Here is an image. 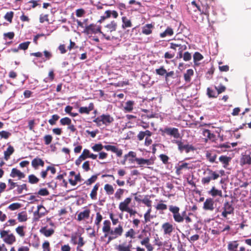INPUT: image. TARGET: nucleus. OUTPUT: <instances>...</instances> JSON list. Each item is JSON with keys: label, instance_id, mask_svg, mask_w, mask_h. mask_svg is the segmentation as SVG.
Here are the masks:
<instances>
[{"label": "nucleus", "instance_id": "obj_1", "mask_svg": "<svg viewBox=\"0 0 251 251\" xmlns=\"http://www.w3.org/2000/svg\"><path fill=\"white\" fill-rule=\"evenodd\" d=\"M135 162L140 166V167H145L150 165L153 163V158L145 159L142 158H124L121 163L124 165H127L128 168L136 167Z\"/></svg>", "mask_w": 251, "mask_h": 251}, {"label": "nucleus", "instance_id": "obj_2", "mask_svg": "<svg viewBox=\"0 0 251 251\" xmlns=\"http://www.w3.org/2000/svg\"><path fill=\"white\" fill-rule=\"evenodd\" d=\"M83 33L87 35L95 34L98 33H101L102 36L107 41H110L115 38L114 36L107 35L106 34L103 33L101 31V26L97 25L94 24H91L90 25L86 26L83 31Z\"/></svg>", "mask_w": 251, "mask_h": 251}, {"label": "nucleus", "instance_id": "obj_3", "mask_svg": "<svg viewBox=\"0 0 251 251\" xmlns=\"http://www.w3.org/2000/svg\"><path fill=\"white\" fill-rule=\"evenodd\" d=\"M114 118L109 114H102L95 118L93 122L96 123L98 126H100L102 125L108 126L114 121Z\"/></svg>", "mask_w": 251, "mask_h": 251}, {"label": "nucleus", "instance_id": "obj_4", "mask_svg": "<svg viewBox=\"0 0 251 251\" xmlns=\"http://www.w3.org/2000/svg\"><path fill=\"white\" fill-rule=\"evenodd\" d=\"M187 42L182 39H174V41L170 43V48L176 50V48L178 50H186L187 49Z\"/></svg>", "mask_w": 251, "mask_h": 251}, {"label": "nucleus", "instance_id": "obj_5", "mask_svg": "<svg viewBox=\"0 0 251 251\" xmlns=\"http://www.w3.org/2000/svg\"><path fill=\"white\" fill-rule=\"evenodd\" d=\"M174 143H176L178 147V149L180 152H185L186 153H189L190 152H193L196 150L193 145L189 144H184L182 142L179 140H174L173 141Z\"/></svg>", "mask_w": 251, "mask_h": 251}, {"label": "nucleus", "instance_id": "obj_6", "mask_svg": "<svg viewBox=\"0 0 251 251\" xmlns=\"http://www.w3.org/2000/svg\"><path fill=\"white\" fill-rule=\"evenodd\" d=\"M204 174L206 175L201 179L202 184H208L211 180H215L219 177V174L211 170L208 169L204 172Z\"/></svg>", "mask_w": 251, "mask_h": 251}, {"label": "nucleus", "instance_id": "obj_7", "mask_svg": "<svg viewBox=\"0 0 251 251\" xmlns=\"http://www.w3.org/2000/svg\"><path fill=\"white\" fill-rule=\"evenodd\" d=\"M160 131L162 133V135L166 134L173 137L174 138L177 139L180 137L178 129L176 127H166L163 129H160Z\"/></svg>", "mask_w": 251, "mask_h": 251}, {"label": "nucleus", "instance_id": "obj_8", "mask_svg": "<svg viewBox=\"0 0 251 251\" xmlns=\"http://www.w3.org/2000/svg\"><path fill=\"white\" fill-rule=\"evenodd\" d=\"M170 211L173 214V218L175 222L177 223H181L184 220V215H181L179 213V208L176 206L170 205L169 208ZM185 212H184L183 214Z\"/></svg>", "mask_w": 251, "mask_h": 251}, {"label": "nucleus", "instance_id": "obj_9", "mask_svg": "<svg viewBox=\"0 0 251 251\" xmlns=\"http://www.w3.org/2000/svg\"><path fill=\"white\" fill-rule=\"evenodd\" d=\"M9 231L2 230L0 232V238L3 239V241L9 245H12L15 242L16 239L13 234H8Z\"/></svg>", "mask_w": 251, "mask_h": 251}, {"label": "nucleus", "instance_id": "obj_10", "mask_svg": "<svg viewBox=\"0 0 251 251\" xmlns=\"http://www.w3.org/2000/svg\"><path fill=\"white\" fill-rule=\"evenodd\" d=\"M224 211L222 213V216L224 218H226L227 214H231L233 213L234 207L229 201H226L224 204Z\"/></svg>", "mask_w": 251, "mask_h": 251}, {"label": "nucleus", "instance_id": "obj_11", "mask_svg": "<svg viewBox=\"0 0 251 251\" xmlns=\"http://www.w3.org/2000/svg\"><path fill=\"white\" fill-rule=\"evenodd\" d=\"M164 234L170 235L174 229L173 226L168 222L164 223L162 225Z\"/></svg>", "mask_w": 251, "mask_h": 251}, {"label": "nucleus", "instance_id": "obj_12", "mask_svg": "<svg viewBox=\"0 0 251 251\" xmlns=\"http://www.w3.org/2000/svg\"><path fill=\"white\" fill-rule=\"evenodd\" d=\"M94 104L93 102H91L89 103V106L88 107L83 106L79 107L78 109V112L80 114H85L88 115L90 114V112L94 110Z\"/></svg>", "mask_w": 251, "mask_h": 251}, {"label": "nucleus", "instance_id": "obj_13", "mask_svg": "<svg viewBox=\"0 0 251 251\" xmlns=\"http://www.w3.org/2000/svg\"><path fill=\"white\" fill-rule=\"evenodd\" d=\"M104 148L108 151H111L112 152L115 153L118 156H120L122 154V150L119 149L116 146L112 145H106L104 146Z\"/></svg>", "mask_w": 251, "mask_h": 251}, {"label": "nucleus", "instance_id": "obj_14", "mask_svg": "<svg viewBox=\"0 0 251 251\" xmlns=\"http://www.w3.org/2000/svg\"><path fill=\"white\" fill-rule=\"evenodd\" d=\"M214 201L212 199H207L203 203V209L212 211L214 209Z\"/></svg>", "mask_w": 251, "mask_h": 251}, {"label": "nucleus", "instance_id": "obj_15", "mask_svg": "<svg viewBox=\"0 0 251 251\" xmlns=\"http://www.w3.org/2000/svg\"><path fill=\"white\" fill-rule=\"evenodd\" d=\"M131 199L127 198L123 202H121L119 204V209L122 211H126L128 207V204L130 203Z\"/></svg>", "mask_w": 251, "mask_h": 251}, {"label": "nucleus", "instance_id": "obj_16", "mask_svg": "<svg viewBox=\"0 0 251 251\" xmlns=\"http://www.w3.org/2000/svg\"><path fill=\"white\" fill-rule=\"evenodd\" d=\"M42 209L45 210V207L42 205H39L37 207V210L34 212V220L35 221L38 220L39 218L45 215L44 211L40 212Z\"/></svg>", "mask_w": 251, "mask_h": 251}, {"label": "nucleus", "instance_id": "obj_17", "mask_svg": "<svg viewBox=\"0 0 251 251\" xmlns=\"http://www.w3.org/2000/svg\"><path fill=\"white\" fill-rule=\"evenodd\" d=\"M111 223L109 220H105L103 222V226L102 227V231L105 233L104 237H107L108 233H110Z\"/></svg>", "mask_w": 251, "mask_h": 251}, {"label": "nucleus", "instance_id": "obj_18", "mask_svg": "<svg viewBox=\"0 0 251 251\" xmlns=\"http://www.w3.org/2000/svg\"><path fill=\"white\" fill-rule=\"evenodd\" d=\"M174 34L173 29L170 27L168 26L164 31L160 33V37L163 38L167 36H171Z\"/></svg>", "mask_w": 251, "mask_h": 251}, {"label": "nucleus", "instance_id": "obj_19", "mask_svg": "<svg viewBox=\"0 0 251 251\" xmlns=\"http://www.w3.org/2000/svg\"><path fill=\"white\" fill-rule=\"evenodd\" d=\"M31 165L35 169H37L39 166H44V162L39 158H35L32 161Z\"/></svg>", "mask_w": 251, "mask_h": 251}, {"label": "nucleus", "instance_id": "obj_20", "mask_svg": "<svg viewBox=\"0 0 251 251\" xmlns=\"http://www.w3.org/2000/svg\"><path fill=\"white\" fill-rule=\"evenodd\" d=\"M10 176L12 177L18 176L20 179L25 177V175L23 173L16 168L12 169Z\"/></svg>", "mask_w": 251, "mask_h": 251}, {"label": "nucleus", "instance_id": "obj_21", "mask_svg": "<svg viewBox=\"0 0 251 251\" xmlns=\"http://www.w3.org/2000/svg\"><path fill=\"white\" fill-rule=\"evenodd\" d=\"M117 26V23L114 21L111 22L110 23L107 24L105 26L106 31L107 32H111L116 30Z\"/></svg>", "mask_w": 251, "mask_h": 251}, {"label": "nucleus", "instance_id": "obj_22", "mask_svg": "<svg viewBox=\"0 0 251 251\" xmlns=\"http://www.w3.org/2000/svg\"><path fill=\"white\" fill-rule=\"evenodd\" d=\"M90 211L89 209H86L82 212H80L77 216V220L80 221L84 219H87L89 217Z\"/></svg>", "mask_w": 251, "mask_h": 251}, {"label": "nucleus", "instance_id": "obj_23", "mask_svg": "<svg viewBox=\"0 0 251 251\" xmlns=\"http://www.w3.org/2000/svg\"><path fill=\"white\" fill-rule=\"evenodd\" d=\"M123 232V227L121 225H119V226L116 227L114 230H111L110 231V235L117 236V237L122 235Z\"/></svg>", "mask_w": 251, "mask_h": 251}, {"label": "nucleus", "instance_id": "obj_24", "mask_svg": "<svg viewBox=\"0 0 251 251\" xmlns=\"http://www.w3.org/2000/svg\"><path fill=\"white\" fill-rule=\"evenodd\" d=\"M153 25L150 24H147L142 28V33L145 35H149L152 33V29L153 28Z\"/></svg>", "mask_w": 251, "mask_h": 251}, {"label": "nucleus", "instance_id": "obj_25", "mask_svg": "<svg viewBox=\"0 0 251 251\" xmlns=\"http://www.w3.org/2000/svg\"><path fill=\"white\" fill-rule=\"evenodd\" d=\"M209 6L207 4H202L200 7H199V11L201 12V14H203L207 16H209Z\"/></svg>", "mask_w": 251, "mask_h": 251}, {"label": "nucleus", "instance_id": "obj_26", "mask_svg": "<svg viewBox=\"0 0 251 251\" xmlns=\"http://www.w3.org/2000/svg\"><path fill=\"white\" fill-rule=\"evenodd\" d=\"M202 134L204 137L210 140L214 141L215 139V135L211 133L210 130L208 129H203L202 130Z\"/></svg>", "mask_w": 251, "mask_h": 251}, {"label": "nucleus", "instance_id": "obj_27", "mask_svg": "<svg viewBox=\"0 0 251 251\" xmlns=\"http://www.w3.org/2000/svg\"><path fill=\"white\" fill-rule=\"evenodd\" d=\"M134 102L132 100H128L126 101L125 103V106H124V110L126 112H130L132 111L133 109V105Z\"/></svg>", "mask_w": 251, "mask_h": 251}, {"label": "nucleus", "instance_id": "obj_28", "mask_svg": "<svg viewBox=\"0 0 251 251\" xmlns=\"http://www.w3.org/2000/svg\"><path fill=\"white\" fill-rule=\"evenodd\" d=\"M194 75V71L192 69H190L186 71L184 74V80L186 82H190L191 80V76Z\"/></svg>", "mask_w": 251, "mask_h": 251}, {"label": "nucleus", "instance_id": "obj_29", "mask_svg": "<svg viewBox=\"0 0 251 251\" xmlns=\"http://www.w3.org/2000/svg\"><path fill=\"white\" fill-rule=\"evenodd\" d=\"M131 245L130 244L127 246H126L125 244H123L117 246L115 249L119 251H131Z\"/></svg>", "mask_w": 251, "mask_h": 251}, {"label": "nucleus", "instance_id": "obj_30", "mask_svg": "<svg viewBox=\"0 0 251 251\" xmlns=\"http://www.w3.org/2000/svg\"><path fill=\"white\" fill-rule=\"evenodd\" d=\"M122 27L126 28L127 27H130L132 26V23L130 20L128 19L126 17H123L122 18Z\"/></svg>", "mask_w": 251, "mask_h": 251}, {"label": "nucleus", "instance_id": "obj_31", "mask_svg": "<svg viewBox=\"0 0 251 251\" xmlns=\"http://www.w3.org/2000/svg\"><path fill=\"white\" fill-rule=\"evenodd\" d=\"M40 232L45 236L49 237L54 233V230L53 229H48L46 227H43L40 229Z\"/></svg>", "mask_w": 251, "mask_h": 251}, {"label": "nucleus", "instance_id": "obj_32", "mask_svg": "<svg viewBox=\"0 0 251 251\" xmlns=\"http://www.w3.org/2000/svg\"><path fill=\"white\" fill-rule=\"evenodd\" d=\"M99 187V184H96L93 187L91 193L90 197L93 200H96L97 199V191Z\"/></svg>", "mask_w": 251, "mask_h": 251}, {"label": "nucleus", "instance_id": "obj_33", "mask_svg": "<svg viewBox=\"0 0 251 251\" xmlns=\"http://www.w3.org/2000/svg\"><path fill=\"white\" fill-rule=\"evenodd\" d=\"M209 194L213 197L219 196L220 197L222 196V192L221 190L216 189L214 187H213L211 190L209 192Z\"/></svg>", "mask_w": 251, "mask_h": 251}, {"label": "nucleus", "instance_id": "obj_34", "mask_svg": "<svg viewBox=\"0 0 251 251\" xmlns=\"http://www.w3.org/2000/svg\"><path fill=\"white\" fill-rule=\"evenodd\" d=\"M215 89L217 90L218 95H219L226 90V87L220 83L218 86H215Z\"/></svg>", "mask_w": 251, "mask_h": 251}, {"label": "nucleus", "instance_id": "obj_35", "mask_svg": "<svg viewBox=\"0 0 251 251\" xmlns=\"http://www.w3.org/2000/svg\"><path fill=\"white\" fill-rule=\"evenodd\" d=\"M60 125L62 126H68L72 123V120L69 117H64L60 119Z\"/></svg>", "mask_w": 251, "mask_h": 251}, {"label": "nucleus", "instance_id": "obj_36", "mask_svg": "<svg viewBox=\"0 0 251 251\" xmlns=\"http://www.w3.org/2000/svg\"><path fill=\"white\" fill-rule=\"evenodd\" d=\"M27 215L25 211L20 212L18 215V220L19 222H25L27 220Z\"/></svg>", "mask_w": 251, "mask_h": 251}, {"label": "nucleus", "instance_id": "obj_37", "mask_svg": "<svg viewBox=\"0 0 251 251\" xmlns=\"http://www.w3.org/2000/svg\"><path fill=\"white\" fill-rule=\"evenodd\" d=\"M207 95L210 98H216L218 97V94H216L215 92L210 87L207 88Z\"/></svg>", "mask_w": 251, "mask_h": 251}, {"label": "nucleus", "instance_id": "obj_38", "mask_svg": "<svg viewBox=\"0 0 251 251\" xmlns=\"http://www.w3.org/2000/svg\"><path fill=\"white\" fill-rule=\"evenodd\" d=\"M102 219V217L101 215L99 212H97L96 214V218L95 221V224L97 226V230H98L100 228V223L101 222Z\"/></svg>", "mask_w": 251, "mask_h": 251}, {"label": "nucleus", "instance_id": "obj_39", "mask_svg": "<svg viewBox=\"0 0 251 251\" xmlns=\"http://www.w3.org/2000/svg\"><path fill=\"white\" fill-rule=\"evenodd\" d=\"M104 189L108 195H112L114 193V188L111 185L108 184H105Z\"/></svg>", "mask_w": 251, "mask_h": 251}, {"label": "nucleus", "instance_id": "obj_40", "mask_svg": "<svg viewBox=\"0 0 251 251\" xmlns=\"http://www.w3.org/2000/svg\"><path fill=\"white\" fill-rule=\"evenodd\" d=\"M14 151V148L9 145L6 150L4 152V157H9Z\"/></svg>", "mask_w": 251, "mask_h": 251}, {"label": "nucleus", "instance_id": "obj_41", "mask_svg": "<svg viewBox=\"0 0 251 251\" xmlns=\"http://www.w3.org/2000/svg\"><path fill=\"white\" fill-rule=\"evenodd\" d=\"M203 58V56L199 52H196L193 55V59L194 62L196 63V62L201 61Z\"/></svg>", "mask_w": 251, "mask_h": 251}, {"label": "nucleus", "instance_id": "obj_42", "mask_svg": "<svg viewBox=\"0 0 251 251\" xmlns=\"http://www.w3.org/2000/svg\"><path fill=\"white\" fill-rule=\"evenodd\" d=\"M60 117L57 114H54L52 115L51 119L49 120V123L50 125H54L56 124V122L59 119Z\"/></svg>", "mask_w": 251, "mask_h": 251}, {"label": "nucleus", "instance_id": "obj_43", "mask_svg": "<svg viewBox=\"0 0 251 251\" xmlns=\"http://www.w3.org/2000/svg\"><path fill=\"white\" fill-rule=\"evenodd\" d=\"M39 178H38L34 175H30L28 176V182L31 184L37 183L39 182Z\"/></svg>", "mask_w": 251, "mask_h": 251}, {"label": "nucleus", "instance_id": "obj_44", "mask_svg": "<svg viewBox=\"0 0 251 251\" xmlns=\"http://www.w3.org/2000/svg\"><path fill=\"white\" fill-rule=\"evenodd\" d=\"M155 72L157 75L161 76L165 75L166 74V70L164 68V66H161L158 69L155 70Z\"/></svg>", "mask_w": 251, "mask_h": 251}, {"label": "nucleus", "instance_id": "obj_45", "mask_svg": "<svg viewBox=\"0 0 251 251\" xmlns=\"http://www.w3.org/2000/svg\"><path fill=\"white\" fill-rule=\"evenodd\" d=\"M11 135V133L8 131L5 130H2L0 131V137L1 139L3 138L7 139Z\"/></svg>", "mask_w": 251, "mask_h": 251}, {"label": "nucleus", "instance_id": "obj_46", "mask_svg": "<svg viewBox=\"0 0 251 251\" xmlns=\"http://www.w3.org/2000/svg\"><path fill=\"white\" fill-rule=\"evenodd\" d=\"M238 244L236 241L230 242L228 244V250L229 251H232L238 247Z\"/></svg>", "mask_w": 251, "mask_h": 251}, {"label": "nucleus", "instance_id": "obj_47", "mask_svg": "<svg viewBox=\"0 0 251 251\" xmlns=\"http://www.w3.org/2000/svg\"><path fill=\"white\" fill-rule=\"evenodd\" d=\"M14 16V12L13 11L8 12L4 16V18L9 23H11Z\"/></svg>", "mask_w": 251, "mask_h": 251}, {"label": "nucleus", "instance_id": "obj_48", "mask_svg": "<svg viewBox=\"0 0 251 251\" xmlns=\"http://www.w3.org/2000/svg\"><path fill=\"white\" fill-rule=\"evenodd\" d=\"M54 78V74L53 70H51L49 73V76L46 78L44 81L46 82L52 81Z\"/></svg>", "mask_w": 251, "mask_h": 251}, {"label": "nucleus", "instance_id": "obj_49", "mask_svg": "<svg viewBox=\"0 0 251 251\" xmlns=\"http://www.w3.org/2000/svg\"><path fill=\"white\" fill-rule=\"evenodd\" d=\"M89 151L87 149H84L82 153L79 156V157H97V155L91 154L89 155Z\"/></svg>", "mask_w": 251, "mask_h": 251}, {"label": "nucleus", "instance_id": "obj_50", "mask_svg": "<svg viewBox=\"0 0 251 251\" xmlns=\"http://www.w3.org/2000/svg\"><path fill=\"white\" fill-rule=\"evenodd\" d=\"M251 164V158H241L240 164L244 165L245 164L250 165Z\"/></svg>", "mask_w": 251, "mask_h": 251}, {"label": "nucleus", "instance_id": "obj_51", "mask_svg": "<svg viewBox=\"0 0 251 251\" xmlns=\"http://www.w3.org/2000/svg\"><path fill=\"white\" fill-rule=\"evenodd\" d=\"M97 176L96 175L92 176L90 178L85 182V183L87 185H90L92 183L95 182L97 180Z\"/></svg>", "mask_w": 251, "mask_h": 251}, {"label": "nucleus", "instance_id": "obj_52", "mask_svg": "<svg viewBox=\"0 0 251 251\" xmlns=\"http://www.w3.org/2000/svg\"><path fill=\"white\" fill-rule=\"evenodd\" d=\"M135 232L132 228H130L127 232H126L125 236L126 237H130L134 238L135 237Z\"/></svg>", "mask_w": 251, "mask_h": 251}, {"label": "nucleus", "instance_id": "obj_53", "mask_svg": "<svg viewBox=\"0 0 251 251\" xmlns=\"http://www.w3.org/2000/svg\"><path fill=\"white\" fill-rule=\"evenodd\" d=\"M30 42L27 41L21 43L19 45V49L20 50H25L28 49Z\"/></svg>", "mask_w": 251, "mask_h": 251}, {"label": "nucleus", "instance_id": "obj_54", "mask_svg": "<svg viewBox=\"0 0 251 251\" xmlns=\"http://www.w3.org/2000/svg\"><path fill=\"white\" fill-rule=\"evenodd\" d=\"M231 158H219V160L224 164V167L226 168Z\"/></svg>", "mask_w": 251, "mask_h": 251}, {"label": "nucleus", "instance_id": "obj_55", "mask_svg": "<svg viewBox=\"0 0 251 251\" xmlns=\"http://www.w3.org/2000/svg\"><path fill=\"white\" fill-rule=\"evenodd\" d=\"M44 139L45 144L48 145L51 143L52 140V137L50 135H46L44 136Z\"/></svg>", "mask_w": 251, "mask_h": 251}, {"label": "nucleus", "instance_id": "obj_56", "mask_svg": "<svg viewBox=\"0 0 251 251\" xmlns=\"http://www.w3.org/2000/svg\"><path fill=\"white\" fill-rule=\"evenodd\" d=\"M21 207V204L19 203H13L9 205L8 208L11 210H15Z\"/></svg>", "mask_w": 251, "mask_h": 251}, {"label": "nucleus", "instance_id": "obj_57", "mask_svg": "<svg viewBox=\"0 0 251 251\" xmlns=\"http://www.w3.org/2000/svg\"><path fill=\"white\" fill-rule=\"evenodd\" d=\"M199 238L200 236L198 234H195L191 236L190 238L187 237V239L191 243H193L195 241L198 240L199 239Z\"/></svg>", "mask_w": 251, "mask_h": 251}, {"label": "nucleus", "instance_id": "obj_58", "mask_svg": "<svg viewBox=\"0 0 251 251\" xmlns=\"http://www.w3.org/2000/svg\"><path fill=\"white\" fill-rule=\"evenodd\" d=\"M192 56L190 53L188 51L185 52L183 54V59L185 61H188L191 59Z\"/></svg>", "mask_w": 251, "mask_h": 251}, {"label": "nucleus", "instance_id": "obj_59", "mask_svg": "<svg viewBox=\"0 0 251 251\" xmlns=\"http://www.w3.org/2000/svg\"><path fill=\"white\" fill-rule=\"evenodd\" d=\"M38 194L40 196H48L49 194L48 190L46 188L41 189L38 192Z\"/></svg>", "mask_w": 251, "mask_h": 251}, {"label": "nucleus", "instance_id": "obj_60", "mask_svg": "<svg viewBox=\"0 0 251 251\" xmlns=\"http://www.w3.org/2000/svg\"><path fill=\"white\" fill-rule=\"evenodd\" d=\"M124 190L123 189H118L115 194V197L117 199H119V200L120 199L121 196L123 195V194L124 193Z\"/></svg>", "mask_w": 251, "mask_h": 251}, {"label": "nucleus", "instance_id": "obj_61", "mask_svg": "<svg viewBox=\"0 0 251 251\" xmlns=\"http://www.w3.org/2000/svg\"><path fill=\"white\" fill-rule=\"evenodd\" d=\"M103 148V147L101 144H97L93 146L92 149L95 151H100Z\"/></svg>", "mask_w": 251, "mask_h": 251}, {"label": "nucleus", "instance_id": "obj_62", "mask_svg": "<svg viewBox=\"0 0 251 251\" xmlns=\"http://www.w3.org/2000/svg\"><path fill=\"white\" fill-rule=\"evenodd\" d=\"M155 208L157 210H164L167 209V206L163 203H159L156 206Z\"/></svg>", "mask_w": 251, "mask_h": 251}, {"label": "nucleus", "instance_id": "obj_63", "mask_svg": "<svg viewBox=\"0 0 251 251\" xmlns=\"http://www.w3.org/2000/svg\"><path fill=\"white\" fill-rule=\"evenodd\" d=\"M24 227L22 226H19L16 229V231L18 234L21 237H23L25 235V233L23 230Z\"/></svg>", "mask_w": 251, "mask_h": 251}, {"label": "nucleus", "instance_id": "obj_64", "mask_svg": "<svg viewBox=\"0 0 251 251\" xmlns=\"http://www.w3.org/2000/svg\"><path fill=\"white\" fill-rule=\"evenodd\" d=\"M43 251H50V243L48 241L45 242L42 245Z\"/></svg>", "mask_w": 251, "mask_h": 251}]
</instances>
